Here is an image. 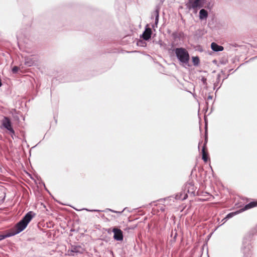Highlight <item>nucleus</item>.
<instances>
[{
  "mask_svg": "<svg viewBox=\"0 0 257 257\" xmlns=\"http://www.w3.org/2000/svg\"><path fill=\"white\" fill-rule=\"evenodd\" d=\"M187 197V194H177L175 196V199L178 200H184Z\"/></svg>",
  "mask_w": 257,
  "mask_h": 257,
  "instance_id": "obj_12",
  "label": "nucleus"
},
{
  "mask_svg": "<svg viewBox=\"0 0 257 257\" xmlns=\"http://www.w3.org/2000/svg\"><path fill=\"white\" fill-rule=\"evenodd\" d=\"M195 187L192 181L188 182L185 186L184 191L187 193H194L195 191Z\"/></svg>",
  "mask_w": 257,
  "mask_h": 257,
  "instance_id": "obj_8",
  "label": "nucleus"
},
{
  "mask_svg": "<svg viewBox=\"0 0 257 257\" xmlns=\"http://www.w3.org/2000/svg\"><path fill=\"white\" fill-rule=\"evenodd\" d=\"M256 206H257V201L250 202L248 204L245 205V206L243 208L239 209L238 211L229 213L227 215L226 218H231V217H233V216H234L235 215H236V214H237L239 213H241L245 210H248L249 209L253 208Z\"/></svg>",
  "mask_w": 257,
  "mask_h": 257,
  "instance_id": "obj_4",
  "label": "nucleus"
},
{
  "mask_svg": "<svg viewBox=\"0 0 257 257\" xmlns=\"http://www.w3.org/2000/svg\"><path fill=\"white\" fill-rule=\"evenodd\" d=\"M202 160L205 162H207L208 160H209V158L208 156V153L206 147L205 146V144H204L203 148L202 149Z\"/></svg>",
  "mask_w": 257,
  "mask_h": 257,
  "instance_id": "obj_9",
  "label": "nucleus"
},
{
  "mask_svg": "<svg viewBox=\"0 0 257 257\" xmlns=\"http://www.w3.org/2000/svg\"><path fill=\"white\" fill-rule=\"evenodd\" d=\"M176 56L179 61L183 63H187L189 60V55L187 50L183 48L175 49Z\"/></svg>",
  "mask_w": 257,
  "mask_h": 257,
  "instance_id": "obj_3",
  "label": "nucleus"
},
{
  "mask_svg": "<svg viewBox=\"0 0 257 257\" xmlns=\"http://www.w3.org/2000/svg\"><path fill=\"white\" fill-rule=\"evenodd\" d=\"M205 0H189L186 4L189 9H193L196 11L203 7V3Z\"/></svg>",
  "mask_w": 257,
  "mask_h": 257,
  "instance_id": "obj_5",
  "label": "nucleus"
},
{
  "mask_svg": "<svg viewBox=\"0 0 257 257\" xmlns=\"http://www.w3.org/2000/svg\"><path fill=\"white\" fill-rule=\"evenodd\" d=\"M1 240L5 238L6 237V236L1 235Z\"/></svg>",
  "mask_w": 257,
  "mask_h": 257,
  "instance_id": "obj_20",
  "label": "nucleus"
},
{
  "mask_svg": "<svg viewBox=\"0 0 257 257\" xmlns=\"http://www.w3.org/2000/svg\"><path fill=\"white\" fill-rule=\"evenodd\" d=\"M254 58H257V56L254 57Z\"/></svg>",
  "mask_w": 257,
  "mask_h": 257,
  "instance_id": "obj_23",
  "label": "nucleus"
},
{
  "mask_svg": "<svg viewBox=\"0 0 257 257\" xmlns=\"http://www.w3.org/2000/svg\"><path fill=\"white\" fill-rule=\"evenodd\" d=\"M208 16V13L207 11L204 9H202L199 12V17L200 19L206 18Z\"/></svg>",
  "mask_w": 257,
  "mask_h": 257,
  "instance_id": "obj_14",
  "label": "nucleus"
},
{
  "mask_svg": "<svg viewBox=\"0 0 257 257\" xmlns=\"http://www.w3.org/2000/svg\"><path fill=\"white\" fill-rule=\"evenodd\" d=\"M198 198H197V200L199 201H212L214 198V197L211 195V194H206V195H203V194H196Z\"/></svg>",
  "mask_w": 257,
  "mask_h": 257,
  "instance_id": "obj_7",
  "label": "nucleus"
},
{
  "mask_svg": "<svg viewBox=\"0 0 257 257\" xmlns=\"http://www.w3.org/2000/svg\"><path fill=\"white\" fill-rule=\"evenodd\" d=\"M211 49L214 51H221L223 50V47L221 46L217 45L216 43L213 42L211 44Z\"/></svg>",
  "mask_w": 257,
  "mask_h": 257,
  "instance_id": "obj_11",
  "label": "nucleus"
},
{
  "mask_svg": "<svg viewBox=\"0 0 257 257\" xmlns=\"http://www.w3.org/2000/svg\"><path fill=\"white\" fill-rule=\"evenodd\" d=\"M93 211H96V212H99V210H94Z\"/></svg>",
  "mask_w": 257,
  "mask_h": 257,
  "instance_id": "obj_22",
  "label": "nucleus"
},
{
  "mask_svg": "<svg viewBox=\"0 0 257 257\" xmlns=\"http://www.w3.org/2000/svg\"><path fill=\"white\" fill-rule=\"evenodd\" d=\"M108 211H110V212H115V213H120L121 212H117V211H114L113 210H112L111 209H107ZM122 211H121L122 212Z\"/></svg>",
  "mask_w": 257,
  "mask_h": 257,
  "instance_id": "obj_17",
  "label": "nucleus"
},
{
  "mask_svg": "<svg viewBox=\"0 0 257 257\" xmlns=\"http://www.w3.org/2000/svg\"><path fill=\"white\" fill-rule=\"evenodd\" d=\"M193 61L194 64H198L199 62V59L198 57H193Z\"/></svg>",
  "mask_w": 257,
  "mask_h": 257,
  "instance_id": "obj_16",
  "label": "nucleus"
},
{
  "mask_svg": "<svg viewBox=\"0 0 257 257\" xmlns=\"http://www.w3.org/2000/svg\"><path fill=\"white\" fill-rule=\"evenodd\" d=\"M152 31L151 28H146L143 34V38L145 40H148L151 37Z\"/></svg>",
  "mask_w": 257,
  "mask_h": 257,
  "instance_id": "obj_10",
  "label": "nucleus"
},
{
  "mask_svg": "<svg viewBox=\"0 0 257 257\" xmlns=\"http://www.w3.org/2000/svg\"><path fill=\"white\" fill-rule=\"evenodd\" d=\"M35 215V213L33 211L27 213L23 219L16 224L15 226L16 233H18L23 231Z\"/></svg>",
  "mask_w": 257,
  "mask_h": 257,
  "instance_id": "obj_1",
  "label": "nucleus"
},
{
  "mask_svg": "<svg viewBox=\"0 0 257 257\" xmlns=\"http://www.w3.org/2000/svg\"><path fill=\"white\" fill-rule=\"evenodd\" d=\"M19 69H20L19 67H18L17 66H15L12 69V71L14 73H16L19 71Z\"/></svg>",
  "mask_w": 257,
  "mask_h": 257,
  "instance_id": "obj_15",
  "label": "nucleus"
},
{
  "mask_svg": "<svg viewBox=\"0 0 257 257\" xmlns=\"http://www.w3.org/2000/svg\"><path fill=\"white\" fill-rule=\"evenodd\" d=\"M3 188H5V187L4 186L1 185V191H5V190H3Z\"/></svg>",
  "mask_w": 257,
  "mask_h": 257,
  "instance_id": "obj_19",
  "label": "nucleus"
},
{
  "mask_svg": "<svg viewBox=\"0 0 257 257\" xmlns=\"http://www.w3.org/2000/svg\"><path fill=\"white\" fill-rule=\"evenodd\" d=\"M2 128L5 132L14 138V136H15V132L11 119L8 117L5 116L2 121Z\"/></svg>",
  "mask_w": 257,
  "mask_h": 257,
  "instance_id": "obj_2",
  "label": "nucleus"
},
{
  "mask_svg": "<svg viewBox=\"0 0 257 257\" xmlns=\"http://www.w3.org/2000/svg\"><path fill=\"white\" fill-rule=\"evenodd\" d=\"M207 142V136H205V143H204V144H205V145H206V143ZM206 147V146H205Z\"/></svg>",
  "mask_w": 257,
  "mask_h": 257,
  "instance_id": "obj_18",
  "label": "nucleus"
},
{
  "mask_svg": "<svg viewBox=\"0 0 257 257\" xmlns=\"http://www.w3.org/2000/svg\"><path fill=\"white\" fill-rule=\"evenodd\" d=\"M57 201H58V202H59L60 203H61V204H64L62 202H61L60 200H56Z\"/></svg>",
  "mask_w": 257,
  "mask_h": 257,
  "instance_id": "obj_21",
  "label": "nucleus"
},
{
  "mask_svg": "<svg viewBox=\"0 0 257 257\" xmlns=\"http://www.w3.org/2000/svg\"><path fill=\"white\" fill-rule=\"evenodd\" d=\"M112 232L114 233L113 238L117 241H121L123 239V234L122 231L120 229L116 227H114L112 229Z\"/></svg>",
  "mask_w": 257,
  "mask_h": 257,
  "instance_id": "obj_6",
  "label": "nucleus"
},
{
  "mask_svg": "<svg viewBox=\"0 0 257 257\" xmlns=\"http://www.w3.org/2000/svg\"><path fill=\"white\" fill-rule=\"evenodd\" d=\"M79 248H80V247L78 246H72L71 248L70 249H69L68 251L69 254L71 255H73V253L78 252L79 251Z\"/></svg>",
  "mask_w": 257,
  "mask_h": 257,
  "instance_id": "obj_13",
  "label": "nucleus"
}]
</instances>
